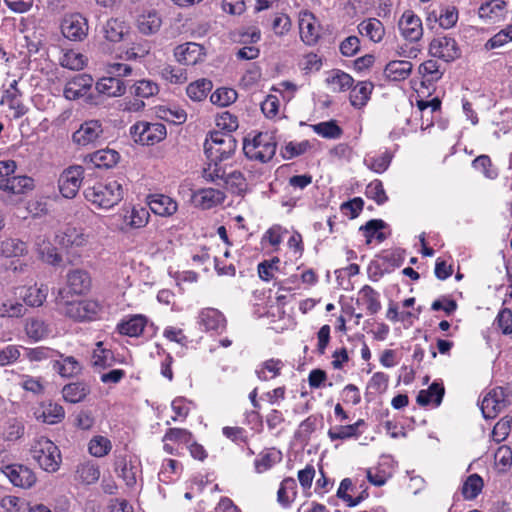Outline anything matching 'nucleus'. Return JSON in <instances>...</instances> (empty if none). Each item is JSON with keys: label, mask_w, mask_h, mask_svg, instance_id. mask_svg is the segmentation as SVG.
Listing matches in <instances>:
<instances>
[{"label": "nucleus", "mask_w": 512, "mask_h": 512, "mask_svg": "<svg viewBox=\"0 0 512 512\" xmlns=\"http://www.w3.org/2000/svg\"><path fill=\"white\" fill-rule=\"evenodd\" d=\"M84 196L96 207L110 209L123 199L124 189L118 180H107L87 187Z\"/></svg>", "instance_id": "nucleus-1"}, {"label": "nucleus", "mask_w": 512, "mask_h": 512, "mask_svg": "<svg viewBox=\"0 0 512 512\" xmlns=\"http://www.w3.org/2000/svg\"><path fill=\"white\" fill-rule=\"evenodd\" d=\"M66 289H59L56 296L58 304H65V315L77 322L94 321L99 318L103 306L95 300L68 301L65 296Z\"/></svg>", "instance_id": "nucleus-2"}, {"label": "nucleus", "mask_w": 512, "mask_h": 512, "mask_svg": "<svg viewBox=\"0 0 512 512\" xmlns=\"http://www.w3.org/2000/svg\"><path fill=\"white\" fill-rule=\"evenodd\" d=\"M237 147L236 139L222 131L210 132L204 142V152L207 158L216 165L232 156Z\"/></svg>", "instance_id": "nucleus-3"}, {"label": "nucleus", "mask_w": 512, "mask_h": 512, "mask_svg": "<svg viewBox=\"0 0 512 512\" xmlns=\"http://www.w3.org/2000/svg\"><path fill=\"white\" fill-rule=\"evenodd\" d=\"M30 453L44 471L54 473L59 470L62 462L61 452L50 439L46 437L37 439L32 445Z\"/></svg>", "instance_id": "nucleus-4"}, {"label": "nucleus", "mask_w": 512, "mask_h": 512, "mask_svg": "<svg viewBox=\"0 0 512 512\" xmlns=\"http://www.w3.org/2000/svg\"><path fill=\"white\" fill-rule=\"evenodd\" d=\"M277 149V142L270 133L260 132L251 142L246 138L243 143V152L250 160H257L262 163L270 161Z\"/></svg>", "instance_id": "nucleus-5"}, {"label": "nucleus", "mask_w": 512, "mask_h": 512, "mask_svg": "<svg viewBox=\"0 0 512 512\" xmlns=\"http://www.w3.org/2000/svg\"><path fill=\"white\" fill-rule=\"evenodd\" d=\"M134 141L141 145H154L162 141L166 135V126L162 123L138 121L130 127Z\"/></svg>", "instance_id": "nucleus-6"}, {"label": "nucleus", "mask_w": 512, "mask_h": 512, "mask_svg": "<svg viewBox=\"0 0 512 512\" xmlns=\"http://www.w3.org/2000/svg\"><path fill=\"white\" fill-rule=\"evenodd\" d=\"M107 136L100 120L91 119L84 121L72 134V140L79 146L97 145L105 142Z\"/></svg>", "instance_id": "nucleus-7"}, {"label": "nucleus", "mask_w": 512, "mask_h": 512, "mask_svg": "<svg viewBox=\"0 0 512 512\" xmlns=\"http://www.w3.org/2000/svg\"><path fill=\"white\" fill-rule=\"evenodd\" d=\"M84 169L82 166H70L66 168L58 179L59 191L67 199L74 198L83 181Z\"/></svg>", "instance_id": "nucleus-8"}, {"label": "nucleus", "mask_w": 512, "mask_h": 512, "mask_svg": "<svg viewBox=\"0 0 512 512\" xmlns=\"http://www.w3.org/2000/svg\"><path fill=\"white\" fill-rule=\"evenodd\" d=\"M88 21L80 13L66 15L61 22V32L71 41H82L88 35Z\"/></svg>", "instance_id": "nucleus-9"}, {"label": "nucleus", "mask_w": 512, "mask_h": 512, "mask_svg": "<svg viewBox=\"0 0 512 512\" xmlns=\"http://www.w3.org/2000/svg\"><path fill=\"white\" fill-rule=\"evenodd\" d=\"M508 404L502 387L490 390L481 401V411L485 419L495 418Z\"/></svg>", "instance_id": "nucleus-10"}, {"label": "nucleus", "mask_w": 512, "mask_h": 512, "mask_svg": "<svg viewBox=\"0 0 512 512\" xmlns=\"http://www.w3.org/2000/svg\"><path fill=\"white\" fill-rule=\"evenodd\" d=\"M429 53L445 62L454 61L461 54L455 39L447 36L434 38L429 45Z\"/></svg>", "instance_id": "nucleus-11"}, {"label": "nucleus", "mask_w": 512, "mask_h": 512, "mask_svg": "<svg viewBox=\"0 0 512 512\" xmlns=\"http://www.w3.org/2000/svg\"><path fill=\"white\" fill-rule=\"evenodd\" d=\"M2 472L14 486L23 489L31 488L37 480L35 473L22 464L6 465L2 468Z\"/></svg>", "instance_id": "nucleus-12"}, {"label": "nucleus", "mask_w": 512, "mask_h": 512, "mask_svg": "<svg viewBox=\"0 0 512 512\" xmlns=\"http://www.w3.org/2000/svg\"><path fill=\"white\" fill-rule=\"evenodd\" d=\"M34 187V179L26 175H15L14 173L0 179V190L8 195H23L32 191Z\"/></svg>", "instance_id": "nucleus-13"}, {"label": "nucleus", "mask_w": 512, "mask_h": 512, "mask_svg": "<svg viewBox=\"0 0 512 512\" xmlns=\"http://www.w3.org/2000/svg\"><path fill=\"white\" fill-rule=\"evenodd\" d=\"M398 26L402 36L410 42L420 40L423 35L421 19L411 11L404 12Z\"/></svg>", "instance_id": "nucleus-14"}, {"label": "nucleus", "mask_w": 512, "mask_h": 512, "mask_svg": "<svg viewBox=\"0 0 512 512\" xmlns=\"http://www.w3.org/2000/svg\"><path fill=\"white\" fill-rule=\"evenodd\" d=\"M149 209L162 217L172 216L178 209L177 202L164 194H150L147 196Z\"/></svg>", "instance_id": "nucleus-15"}, {"label": "nucleus", "mask_w": 512, "mask_h": 512, "mask_svg": "<svg viewBox=\"0 0 512 512\" xmlns=\"http://www.w3.org/2000/svg\"><path fill=\"white\" fill-rule=\"evenodd\" d=\"M92 85L93 78L89 74H79L65 85L63 95L68 100L79 99L86 94Z\"/></svg>", "instance_id": "nucleus-16"}, {"label": "nucleus", "mask_w": 512, "mask_h": 512, "mask_svg": "<svg viewBox=\"0 0 512 512\" xmlns=\"http://www.w3.org/2000/svg\"><path fill=\"white\" fill-rule=\"evenodd\" d=\"M67 287L66 294L81 295L89 291L91 287V277L86 270L74 269L67 273Z\"/></svg>", "instance_id": "nucleus-17"}, {"label": "nucleus", "mask_w": 512, "mask_h": 512, "mask_svg": "<svg viewBox=\"0 0 512 512\" xmlns=\"http://www.w3.org/2000/svg\"><path fill=\"white\" fill-rule=\"evenodd\" d=\"M203 47L197 43L188 42L174 49V56L182 65L193 66L201 60Z\"/></svg>", "instance_id": "nucleus-18"}, {"label": "nucleus", "mask_w": 512, "mask_h": 512, "mask_svg": "<svg viewBox=\"0 0 512 512\" xmlns=\"http://www.w3.org/2000/svg\"><path fill=\"white\" fill-rule=\"evenodd\" d=\"M95 89L99 94H103L108 97H118L125 93L126 86L122 79L109 75L99 79L96 82Z\"/></svg>", "instance_id": "nucleus-19"}, {"label": "nucleus", "mask_w": 512, "mask_h": 512, "mask_svg": "<svg viewBox=\"0 0 512 512\" xmlns=\"http://www.w3.org/2000/svg\"><path fill=\"white\" fill-rule=\"evenodd\" d=\"M85 159L91 162L96 168L110 169L118 163L120 155L117 151L106 148L88 154Z\"/></svg>", "instance_id": "nucleus-20"}, {"label": "nucleus", "mask_w": 512, "mask_h": 512, "mask_svg": "<svg viewBox=\"0 0 512 512\" xmlns=\"http://www.w3.org/2000/svg\"><path fill=\"white\" fill-rule=\"evenodd\" d=\"M146 325L147 318L141 314H136L127 320H122L119 322L117 324L116 330L121 335L138 337L144 332Z\"/></svg>", "instance_id": "nucleus-21"}, {"label": "nucleus", "mask_w": 512, "mask_h": 512, "mask_svg": "<svg viewBox=\"0 0 512 512\" xmlns=\"http://www.w3.org/2000/svg\"><path fill=\"white\" fill-rule=\"evenodd\" d=\"M357 304L365 306L370 315L378 313L382 307L379 292L369 285H364L359 290Z\"/></svg>", "instance_id": "nucleus-22"}, {"label": "nucleus", "mask_w": 512, "mask_h": 512, "mask_svg": "<svg viewBox=\"0 0 512 512\" xmlns=\"http://www.w3.org/2000/svg\"><path fill=\"white\" fill-rule=\"evenodd\" d=\"M387 223L382 219H371L362 225L359 230L366 239V245H370L375 238L379 243L388 238V235L382 230L387 228Z\"/></svg>", "instance_id": "nucleus-23"}, {"label": "nucleus", "mask_w": 512, "mask_h": 512, "mask_svg": "<svg viewBox=\"0 0 512 512\" xmlns=\"http://www.w3.org/2000/svg\"><path fill=\"white\" fill-rule=\"evenodd\" d=\"M444 394V385L440 382L434 381L428 389L419 391L416 397V402L418 405L423 407L429 405L431 402H433L435 406H439L442 403Z\"/></svg>", "instance_id": "nucleus-24"}, {"label": "nucleus", "mask_w": 512, "mask_h": 512, "mask_svg": "<svg viewBox=\"0 0 512 512\" xmlns=\"http://www.w3.org/2000/svg\"><path fill=\"white\" fill-rule=\"evenodd\" d=\"M57 356H59L61 359L53 360L52 368L62 377H74L81 373L82 366L75 357L64 356L61 353L57 354Z\"/></svg>", "instance_id": "nucleus-25"}, {"label": "nucleus", "mask_w": 512, "mask_h": 512, "mask_svg": "<svg viewBox=\"0 0 512 512\" xmlns=\"http://www.w3.org/2000/svg\"><path fill=\"white\" fill-rule=\"evenodd\" d=\"M412 63L407 60H392L387 63L384 74L392 81H402L408 78L412 71Z\"/></svg>", "instance_id": "nucleus-26"}, {"label": "nucleus", "mask_w": 512, "mask_h": 512, "mask_svg": "<svg viewBox=\"0 0 512 512\" xmlns=\"http://www.w3.org/2000/svg\"><path fill=\"white\" fill-rule=\"evenodd\" d=\"M56 238L58 244L66 249L81 247L86 243L85 235L75 227H66Z\"/></svg>", "instance_id": "nucleus-27"}, {"label": "nucleus", "mask_w": 512, "mask_h": 512, "mask_svg": "<svg viewBox=\"0 0 512 512\" xmlns=\"http://www.w3.org/2000/svg\"><path fill=\"white\" fill-rule=\"evenodd\" d=\"M283 367L282 360L270 358L257 366L255 374L260 381H268L278 377Z\"/></svg>", "instance_id": "nucleus-28"}, {"label": "nucleus", "mask_w": 512, "mask_h": 512, "mask_svg": "<svg viewBox=\"0 0 512 512\" xmlns=\"http://www.w3.org/2000/svg\"><path fill=\"white\" fill-rule=\"evenodd\" d=\"M102 342L97 343V348L93 351L91 365L95 371L101 372L115 363L114 353L110 349L102 347Z\"/></svg>", "instance_id": "nucleus-29"}, {"label": "nucleus", "mask_w": 512, "mask_h": 512, "mask_svg": "<svg viewBox=\"0 0 512 512\" xmlns=\"http://www.w3.org/2000/svg\"><path fill=\"white\" fill-rule=\"evenodd\" d=\"M223 193L217 189H201L194 194V202L202 209H210L220 204L223 200Z\"/></svg>", "instance_id": "nucleus-30"}, {"label": "nucleus", "mask_w": 512, "mask_h": 512, "mask_svg": "<svg viewBox=\"0 0 512 512\" xmlns=\"http://www.w3.org/2000/svg\"><path fill=\"white\" fill-rule=\"evenodd\" d=\"M28 253V246L26 242L16 239L7 238L0 241V256L11 258V257H22Z\"/></svg>", "instance_id": "nucleus-31"}, {"label": "nucleus", "mask_w": 512, "mask_h": 512, "mask_svg": "<svg viewBox=\"0 0 512 512\" xmlns=\"http://www.w3.org/2000/svg\"><path fill=\"white\" fill-rule=\"evenodd\" d=\"M102 32L106 40L112 43H118L124 39L128 30L123 21L111 18L103 25Z\"/></svg>", "instance_id": "nucleus-32"}, {"label": "nucleus", "mask_w": 512, "mask_h": 512, "mask_svg": "<svg viewBox=\"0 0 512 512\" xmlns=\"http://www.w3.org/2000/svg\"><path fill=\"white\" fill-rule=\"evenodd\" d=\"M374 89L372 82H359L350 92V103L355 108H362L367 104Z\"/></svg>", "instance_id": "nucleus-33"}, {"label": "nucleus", "mask_w": 512, "mask_h": 512, "mask_svg": "<svg viewBox=\"0 0 512 512\" xmlns=\"http://www.w3.org/2000/svg\"><path fill=\"white\" fill-rule=\"evenodd\" d=\"M90 393V388L84 382L66 384L62 389V395L66 402L79 403Z\"/></svg>", "instance_id": "nucleus-34"}, {"label": "nucleus", "mask_w": 512, "mask_h": 512, "mask_svg": "<svg viewBox=\"0 0 512 512\" xmlns=\"http://www.w3.org/2000/svg\"><path fill=\"white\" fill-rule=\"evenodd\" d=\"M225 318L223 314L214 308L203 309L199 314V324L205 330H218L224 327Z\"/></svg>", "instance_id": "nucleus-35"}, {"label": "nucleus", "mask_w": 512, "mask_h": 512, "mask_svg": "<svg viewBox=\"0 0 512 512\" xmlns=\"http://www.w3.org/2000/svg\"><path fill=\"white\" fill-rule=\"evenodd\" d=\"M358 30L362 35L367 36L373 42H380L385 34L382 22L376 18L362 21L358 25Z\"/></svg>", "instance_id": "nucleus-36"}, {"label": "nucleus", "mask_w": 512, "mask_h": 512, "mask_svg": "<svg viewBox=\"0 0 512 512\" xmlns=\"http://www.w3.org/2000/svg\"><path fill=\"white\" fill-rule=\"evenodd\" d=\"M296 489H297V483L295 479L291 477L285 478L278 489L277 492V501L278 503L284 507L288 508L290 507L291 503L294 501L296 497Z\"/></svg>", "instance_id": "nucleus-37"}, {"label": "nucleus", "mask_w": 512, "mask_h": 512, "mask_svg": "<svg viewBox=\"0 0 512 512\" xmlns=\"http://www.w3.org/2000/svg\"><path fill=\"white\" fill-rule=\"evenodd\" d=\"M392 158V152L386 149L380 154L367 155L364 158V164L375 173L382 174L389 168Z\"/></svg>", "instance_id": "nucleus-38"}, {"label": "nucleus", "mask_w": 512, "mask_h": 512, "mask_svg": "<svg viewBox=\"0 0 512 512\" xmlns=\"http://www.w3.org/2000/svg\"><path fill=\"white\" fill-rule=\"evenodd\" d=\"M48 288L45 285L38 287L37 285L29 286L25 289L21 297L24 303L30 307H40L47 298Z\"/></svg>", "instance_id": "nucleus-39"}, {"label": "nucleus", "mask_w": 512, "mask_h": 512, "mask_svg": "<svg viewBox=\"0 0 512 512\" xmlns=\"http://www.w3.org/2000/svg\"><path fill=\"white\" fill-rule=\"evenodd\" d=\"M212 88L211 80L201 78L190 83L186 88V93L191 100L200 102L207 97Z\"/></svg>", "instance_id": "nucleus-40"}, {"label": "nucleus", "mask_w": 512, "mask_h": 512, "mask_svg": "<svg viewBox=\"0 0 512 512\" xmlns=\"http://www.w3.org/2000/svg\"><path fill=\"white\" fill-rule=\"evenodd\" d=\"M506 3L503 0H488L481 4L478 14L480 18L496 20L503 16Z\"/></svg>", "instance_id": "nucleus-41"}, {"label": "nucleus", "mask_w": 512, "mask_h": 512, "mask_svg": "<svg viewBox=\"0 0 512 512\" xmlns=\"http://www.w3.org/2000/svg\"><path fill=\"white\" fill-rule=\"evenodd\" d=\"M27 309L19 301L1 297L0 298V317L19 318L26 314Z\"/></svg>", "instance_id": "nucleus-42"}, {"label": "nucleus", "mask_w": 512, "mask_h": 512, "mask_svg": "<svg viewBox=\"0 0 512 512\" xmlns=\"http://www.w3.org/2000/svg\"><path fill=\"white\" fill-rule=\"evenodd\" d=\"M326 83L333 86L334 92H343L352 87L354 79L342 70H333L331 75L326 78Z\"/></svg>", "instance_id": "nucleus-43"}, {"label": "nucleus", "mask_w": 512, "mask_h": 512, "mask_svg": "<svg viewBox=\"0 0 512 512\" xmlns=\"http://www.w3.org/2000/svg\"><path fill=\"white\" fill-rule=\"evenodd\" d=\"M483 486L484 482L482 477L479 474L474 473L469 475L464 481L461 493L464 499L473 500L481 493Z\"/></svg>", "instance_id": "nucleus-44"}, {"label": "nucleus", "mask_w": 512, "mask_h": 512, "mask_svg": "<svg viewBox=\"0 0 512 512\" xmlns=\"http://www.w3.org/2000/svg\"><path fill=\"white\" fill-rule=\"evenodd\" d=\"M150 214L147 208L134 206L130 212L124 215L127 225L133 229L142 228L147 225Z\"/></svg>", "instance_id": "nucleus-45"}, {"label": "nucleus", "mask_w": 512, "mask_h": 512, "mask_svg": "<svg viewBox=\"0 0 512 512\" xmlns=\"http://www.w3.org/2000/svg\"><path fill=\"white\" fill-rule=\"evenodd\" d=\"M299 30L301 40L307 45H314L319 39V29L314 23V17L310 19L302 18L299 21Z\"/></svg>", "instance_id": "nucleus-46"}, {"label": "nucleus", "mask_w": 512, "mask_h": 512, "mask_svg": "<svg viewBox=\"0 0 512 512\" xmlns=\"http://www.w3.org/2000/svg\"><path fill=\"white\" fill-rule=\"evenodd\" d=\"M159 92L157 83L151 80H140L130 87V94L141 99H148Z\"/></svg>", "instance_id": "nucleus-47"}, {"label": "nucleus", "mask_w": 512, "mask_h": 512, "mask_svg": "<svg viewBox=\"0 0 512 512\" xmlns=\"http://www.w3.org/2000/svg\"><path fill=\"white\" fill-rule=\"evenodd\" d=\"M25 331L27 336L34 341L42 340L46 338L50 333L48 325L43 320L38 318H31L27 320Z\"/></svg>", "instance_id": "nucleus-48"}, {"label": "nucleus", "mask_w": 512, "mask_h": 512, "mask_svg": "<svg viewBox=\"0 0 512 512\" xmlns=\"http://www.w3.org/2000/svg\"><path fill=\"white\" fill-rule=\"evenodd\" d=\"M112 449V443L111 441L101 435H96L91 438V440L88 443V451L89 453L96 457V458H102L110 453Z\"/></svg>", "instance_id": "nucleus-49"}, {"label": "nucleus", "mask_w": 512, "mask_h": 512, "mask_svg": "<svg viewBox=\"0 0 512 512\" xmlns=\"http://www.w3.org/2000/svg\"><path fill=\"white\" fill-rule=\"evenodd\" d=\"M313 131L326 139H339L342 134V128L335 120L320 122L312 126Z\"/></svg>", "instance_id": "nucleus-50"}, {"label": "nucleus", "mask_w": 512, "mask_h": 512, "mask_svg": "<svg viewBox=\"0 0 512 512\" xmlns=\"http://www.w3.org/2000/svg\"><path fill=\"white\" fill-rule=\"evenodd\" d=\"M161 23V18L156 12H149L138 19V29L144 35H152L160 29Z\"/></svg>", "instance_id": "nucleus-51"}, {"label": "nucleus", "mask_w": 512, "mask_h": 512, "mask_svg": "<svg viewBox=\"0 0 512 512\" xmlns=\"http://www.w3.org/2000/svg\"><path fill=\"white\" fill-rule=\"evenodd\" d=\"M323 419L322 414L310 415L300 423L295 436L300 439H309L310 435L316 430L317 425L319 423L323 425Z\"/></svg>", "instance_id": "nucleus-52"}, {"label": "nucleus", "mask_w": 512, "mask_h": 512, "mask_svg": "<svg viewBox=\"0 0 512 512\" xmlns=\"http://www.w3.org/2000/svg\"><path fill=\"white\" fill-rule=\"evenodd\" d=\"M472 167L480 171L488 179H496L498 177V170L494 167L488 155L482 154L476 157L472 161Z\"/></svg>", "instance_id": "nucleus-53"}, {"label": "nucleus", "mask_w": 512, "mask_h": 512, "mask_svg": "<svg viewBox=\"0 0 512 512\" xmlns=\"http://www.w3.org/2000/svg\"><path fill=\"white\" fill-rule=\"evenodd\" d=\"M236 99V90L226 87L218 88L210 96L211 103L220 107L228 106L234 103Z\"/></svg>", "instance_id": "nucleus-54"}, {"label": "nucleus", "mask_w": 512, "mask_h": 512, "mask_svg": "<svg viewBox=\"0 0 512 512\" xmlns=\"http://www.w3.org/2000/svg\"><path fill=\"white\" fill-rule=\"evenodd\" d=\"M281 460L280 451H267L260 453L254 461L255 470L262 473L270 469L275 463Z\"/></svg>", "instance_id": "nucleus-55"}, {"label": "nucleus", "mask_w": 512, "mask_h": 512, "mask_svg": "<svg viewBox=\"0 0 512 512\" xmlns=\"http://www.w3.org/2000/svg\"><path fill=\"white\" fill-rule=\"evenodd\" d=\"M365 195L369 199L374 200L378 205H383L388 201L383 183L379 179H375L367 185Z\"/></svg>", "instance_id": "nucleus-56"}, {"label": "nucleus", "mask_w": 512, "mask_h": 512, "mask_svg": "<svg viewBox=\"0 0 512 512\" xmlns=\"http://www.w3.org/2000/svg\"><path fill=\"white\" fill-rule=\"evenodd\" d=\"M120 468L119 476L125 481L126 485L132 487L136 484L137 466L132 461L122 458L117 463V469Z\"/></svg>", "instance_id": "nucleus-57"}, {"label": "nucleus", "mask_w": 512, "mask_h": 512, "mask_svg": "<svg viewBox=\"0 0 512 512\" xmlns=\"http://www.w3.org/2000/svg\"><path fill=\"white\" fill-rule=\"evenodd\" d=\"M21 94H15L13 91H5L2 102H6L10 109L14 110V118H20L27 112V107L19 99Z\"/></svg>", "instance_id": "nucleus-58"}, {"label": "nucleus", "mask_w": 512, "mask_h": 512, "mask_svg": "<svg viewBox=\"0 0 512 512\" xmlns=\"http://www.w3.org/2000/svg\"><path fill=\"white\" fill-rule=\"evenodd\" d=\"M310 147L311 145L308 140L299 143L291 141L281 150V155L284 159L290 160L304 154Z\"/></svg>", "instance_id": "nucleus-59"}, {"label": "nucleus", "mask_w": 512, "mask_h": 512, "mask_svg": "<svg viewBox=\"0 0 512 512\" xmlns=\"http://www.w3.org/2000/svg\"><path fill=\"white\" fill-rule=\"evenodd\" d=\"M360 434V432H355L353 426L351 425H339L328 430V437L331 441L347 440L350 438L357 439Z\"/></svg>", "instance_id": "nucleus-60"}, {"label": "nucleus", "mask_w": 512, "mask_h": 512, "mask_svg": "<svg viewBox=\"0 0 512 512\" xmlns=\"http://www.w3.org/2000/svg\"><path fill=\"white\" fill-rule=\"evenodd\" d=\"M512 41V24L500 30L493 37H491L485 44L487 50L502 47L506 43Z\"/></svg>", "instance_id": "nucleus-61"}, {"label": "nucleus", "mask_w": 512, "mask_h": 512, "mask_svg": "<svg viewBox=\"0 0 512 512\" xmlns=\"http://www.w3.org/2000/svg\"><path fill=\"white\" fill-rule=\"evenodd\" d=\"M379 256L387 267L388 273L392 272L395 268L400 267L404 261V251L400 249L390 252L384 251Z\"/></svg>", "instance_id": "nucleus-62"}, {"label": "nucleus", "mask_w": 512, "mask_h": 512, "mask_svg": "<svg viewBox=\"0 0 512 512\" xmlns=\"http://www.w3.org/2000/svg\"><path fill=\"white\" fill-rule=\"evenodd\" d=\"M77 473L81 481L85 484L96 483L100 478L99 467L91 463L81 465L78 468Z\"/></svg>", "instance_id": "nucleus-63"}, {"label": "nucleus", "mask_w": 512, "mask_h": 512, "mask_svg": "<svg viewBox=\"0 0 512 512\" xmlns=\"http://www.w3.org/2000/svg\"><path fill=\"white\" fill-rule=\"evenodd\" d=\"M43 421L48 424H56L65 417L64 408L57 403H49L43 410Z\"/></svg>", "instance_id": "nucleus-64"}]
</instances>
